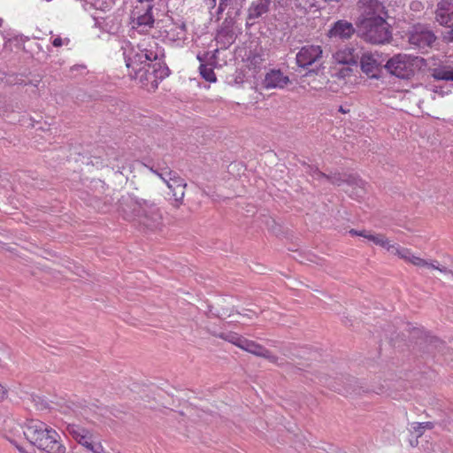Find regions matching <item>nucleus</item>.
Masks as SVG:
<instances>
[{"label":"nucleus","mask_w":453,"mask_h":453,"mask_svg":"<svg viewBox=\"0 0 453 453\" xmlns=\"http://www.w3.org/2000/svg\"><path fill=\"white\" fill-rule=\"evenodd\" d=\"M234 21L226 19L217 32L216 41L221 48L227 49L235 41V34L233 30Z\"/></svg>","instance_id":"14"},{"label":"nucleus","mask_w":453,"mask_h":453,"mask_svg":"<svg viewBox=\"0 0 453 453\" xmlns=\"http://www.w3.org/2000/svg\"><path fill=\"white\" fill-rule=\"evenodd\" d=\"M352 23L341 19L333 25L328 32L330 37H338L342 40H348L355 34Z\"/></svg>","instance_id":"17"},{"label":"nucleus","mask_w":453,"mask_h":453,"mask_svg":"<svg viewBox=\"0 0 453 453\" xmlns=\"http://www.w3.org/2000/svg\"><path fill=\"white\" fill-rule=\"evenodd\" d=\"M199 71L201 76L209 82H215L216 81V74L214 73V70L212 67L209 66L205 64H201L199 66Z\"/></svg>","instance_id":"27"},{"label":"nucleus","mask_w":453,"mask_h":453,"mask_svg":"<svg viewBox=\"0 0 453 453\" xmlns=\"http://www.w3.org/2000/svg\"><path fill=\"white\" fill-rule=\"evenodd\" d=\"M289 82L288 75L279 69H272L265 74L263 83L265 88H283Z\"/></svg>","instance_id":"15"},{"label":"nucleus","mask_w":453,"mask_h":453,"mask_svg":"<svg viewBox=\"0 0 453 453\" xmlns=\"http://www.w3.org/2000/svg\"><path fill=\"white\" fill-rule=\"evenodd\" d=\"M434 427L433 422H413L411 424L410 431L416 434L417 437H420L426 429L431 430Z\"/></svg>","instance_id":"26"},{"label":"nucleus","mask_w":453,"mask_h":453,"mask_svg":"<svg viewBox=\"0 0 453 453\" xmlns=\"http://www.w3.org/2000/svg\"><path fill=\"white\" fill-rule=\"evenodd\" d=\"M154 0H137V2H153Z\"/></svg>","instance_id":"36"},{"label":"nucleus","mask_w":453,"mask_h":453,"mask_svg":"<svg viewBox=\"0 0 453 453\" xmlns=\"http://www.w3.org/2000/svg\"><path fill=\"white\" fill-rule=\"evenodd\" d=\"M323 57V50L319 45L307 44L303 46L296 54V60L299 67L307 68L319 63Z\"/></svg>","instance_id":"12"},{"label":"nucleus","mask_w":453,"mask_h":453,"mask_svg":"<svg viewBox=\"0 0 453 453\" xmlns=\"http://www.w3.org/2000/svg\"><path fill=\"white\" fill-rule=\"evenodd\" d=\"M124 56L128 75L149 91L155 90L170 73L169 68L158 60L162 50L152 38L142 40L136 49L125 50Z\"/></svg>","instance_id":"1"},{"label":"nucleus","mask_w":453,"mask_h":453,"mask_svg":"<svg viewBox=\"0 0 453 453\" xmlns=\"http://www.w3.org/2000/svg\"><path fill=\"white\" fill-rule=\"evenodd\" d=\"M242 349L250 352L255 356L262 357L269 360L271 363L276 364L278 357L273 355L268 349H266L264 346L257 343L254 341L244 339L242 341V344L241 346Z\"/></svg>","instance_id":"16"},{"label":"nucleus","mask_w":453,"mask_h":453,"mask_svg":"<svg viewBox=\"0 0 453 453\" xmlns=\"http://www.w3.org/2000/svg\"><path fill=\"white\" fill-rule=\"evenodd\" d=\"M3 23H4V20H3V19L0 18V27L3 26Z\"/></svg>","instance_id":"37"},{"label":"nucleus","mask_w":453,"mask_h":453,"mask_svg":"<svg viewBox=\"0 0 453 453\" xmlns=\"http://www.w3.org/2000/svg\"><path fill=\"white\" fill-rule=\"evenodd\" d=\"M159 178L166 184L170 189L172 196L179 206L182 203L185 196L187 183L176 172L165 166L164 171L159 172Z\"/></svg>","instance_id":"8"},{"label":"nucleus","mask_w":453,"mask_h":453,"mask_svg":"<svg viewBox=\"0 0 453 453\" xmlns=\"http://www.w3.org/2000/svg\"><path fill=\"white\" fill-rule=\"evenodd\" d=\"M209 9H214L217 4V0H206Z\"/></svg>","instance_id":"34"},{"label":"nucleus","mask_w":453,"mask_h":453,"mask_svg":"<svg viewBox=\"0 0 453 453\" xmlns=\"http://www.w3.org/2000/svg\"><path fill=\"white\" fill-rule=\"evenodd\" d=\"M372 242L375 245L380 246L386 249L388 252L397 255L400 257V251L407 250V248L400 247L399 245L391 243L390 241L382 234H376L372 237Z\"/></svg>","instance_id":"22"},{"label":"nucleus","mask_w":453,"mask_h":453,"mask_svg":"<svg viewBox=\"0 0 453 453\" xmlns=\"http://www.w3.org/2000/svg\"><path fill=\"white\" fill-rule=\"evenodd\" d=\"M217 337L223 339L226 342H229L239 348H241V346L242 344V341H244V339H245L244 337H242L234 332L220 333V334H217Z\"/></svg>","instance_id":"25"},{"label":"nucleus","mask_w":453,"mask_h":453,"mask_svg":"<svg viewBox=\"0 0 453 453\" xmlns=\"http://www.w3.org/2000/svg\"><path fill=\"white\" fill-rule=\"evenodd\" d=\"M52 44L54 47H60L63 45V40L60 37H57L53 40Z\"/></svg>","instance_id":"33"},{"label":"nucleus","mask_w":453,"mask_h":453,"mask_svg":"<svg viewBox=\"0 0 453 453\" xmlns=\"http://www.w3.org/2000/svg\"><path fill=\"white\" fill-rule=\"evenodd\" d=\"M357 5L361 13L360 20L387 18L386 7L379 0H359Z\"/></svg>","instance_id":"10"},{"label":"nucleus","mask_w":453,"mask_h":453,"mask_svg":"<svg viewBox=\"0 0 453 453\" xmlns=\"http://www.w3.org/2000/svg\"><path fill=\"white\" fill-rule=\"evenodd\" d=\"M153 8L152 2H138L130 15L132 28L140 33H147L153 28L155 24Z\"/></svg>","instance_id":"7"},{"label":"nucleus","mask_w":453,"mask_h":453,"mask_svg":"<svg viewBox=\"0 0 453 453\" xmlns=\"http://www.w3.org/2000/svg\"><path fill=\"white\" fill-rule=\"evenodd\" d=\"M360 31L362 38L372 44H383L388 42L391 32L385 19L360 20Z\"/></svg>","instance_id":"5"},{"label":"nucleus","mask_w":453,"mask_h":453,"mask_svg":"<svg viewBox=\"0 0 453 453\" xmlns=\"http://www.w3.org/2000/svg\"><path fill=\"white\" fill-rule=\"evenodd\" d=\"M310 174L313 176L316 179H326L329 182H331L334 185L341 186L342 183L348 181L349 183L357 184V185H362L363 181L361 180H357L355 177H349V179L343 178L341 174L335 173L334 175H327L322 172H320L318 168L310 167Z\"/></svg>","instance_id":"18"},{"label":"nucleus","mask_w":453,"mask_h":453,"mask_svg":"<svg viewBox=\"0 0 453 453\" xmlns=\"http://www.w3.org/2000/svg\"><path fill=\"white\" fill-rule=\"evenodd\" d=\"M424 65L425 59L423 58L400 53L390 58L387 61L385 68L391 75L399 79L409 80Z\"/></svg>","instance_id":"4"},{"label":"nucleus","mask_w":453,"mask_h":453,"mask_svg":"<svg viewBox=\"0 0 453 453\" xmlns=\"http://www.w3.org/2000/svg\"><path fill=\"white\" fill-rule=\"evenodd\" d=\"M431 76L437 81H453V66H439L434 68Z\"/></svg>","instance_id":"23"},{"label":"nucleus","mask_w":453,"mask_h":453,"mask_svg":"<svg viewBox=\"0 0 453 453\" xmlns=\"http://www.w3.org/2000/svg\"><path fill=\"white\" fill-rule=\"evenodd\" d=\"M122 211L126 219L136 221L148 229H157L163 222V215L159 207L150 201L142 198L132 199Z\"/></svg>","instance_id":"3"},{"label":"nucleus","mask_w":453,"mask_h":453,"mask_svg":"<svg viewBox=\"0 0 453 453\" xmlns=\"http://www.w3.org/2000/svg\"><path fill=\"white\" fill-rule=\"evenodd\" d=\"M228 1L229 0H219V7L217 10L218 14H221L225 11V9L227 6Z\"/></svg>","instance_id":"31"},{"label":"nucleus","mask_w":453,"mask_h":453,"mask_svg":"<svg viewBox=\"0 0 453 453\" xmlns=\"http://www.w3.org/2000/svg\"><path fill=\"white\" fill-rule=\"evenodd\" d=\"M272 0H257L248 9V19L254 20L269 12Z\"/></svg>","instance_id":"20"},{"label":"nucleus","mask_w":453,"mask_h":453,"mask_svg":"<svg viewBox=\"0 0 453 453\" xmlns=\"http://www.w3.org/2000/svg\"><path fill=\"white\" fill-rule=\"evenodd\" d=\"M324 1L328 3V4H330L332 2H337V3L340 2V0H324Z\"/></svg>","instance_id":"35"},{"label":"nucleus","mask_w":453,"mask_h":453,"mask_svg":"<svg viewBox=\"0 0 453 453\" xmlns=\"http://www.w3.org/2000/svg\"><path fill=\"white\" fill-rule=\"evenodd\" d=\"M359 60L364 73L370 74L376 70L377 61L371 55L363 54L360 56Z\"/></svg>","instance_id":"24"},{"label":"nucleus","mask_w":453,"mask_h":453,"mask_svg":"<svg viewBox=\"0 0 453 453\" xmlns=\"http://www.w3.org/2000/svg\"><path fill=\"white\" fill-rule=\"evenodd\" d=\"M435 19L441 26L453 27V0H441L437 4Z\"/></svg>","instance_id":"13"},{"label":"nucleus","mask_w":453,"mask_h":453,"mask_svg":"<svg viewBox=\"0 0 453 453\" xmlns=\"http://www.w3.org/2000/svg\"><path fill=\"white\" fill-rule=\"evenodd\" d=\"M435 41L434 32L423 26L414 27L409 35L410 44L422 50L431 48Z\"/></svg>","instance_id":"11"},{"label":"nucleus","mask_w":453,"mask_h":453,"mask_svg":"<svg viewBox=\"0 0 453 453\" xmlns=\"http://www.w3.org/2000/svg\"><path fill=\"white\" fill-rule=\"evenodd\" d=\"M359 52L356 49L349 47L339 50L334 55V60L343 65H357L359 61Z\"/></svg>","instance_id":"19"},{"label":"nucleus","mask_w":453,"mask_h":453,"mask_svg":"<svg viewBox=\"0 0 453 453\" xmlns=\"http://www.w3.org/2000/svg\"><path fill=\"white\" fill-rule=\"evenodd\" d=\"M332 388H333L334 391L339 390L338 388H334V387H332Z\"/></svg>","instance_id":"38"},{"label":"nucleus","mask_w":453,"mask_h":453,"mask_svg":"<svg viewBox=\"0 0 453 453\" xmlns=\"http://www.w3.org/2000/svg\"><path fill=\"white\" fill-rule=\"evenodd\" d=\"M7 397V390L0 384V401L4 400Z\"/></svg>","instance_id":"32"},{"label":"nucleus","mask_w":453,"mask_h":453,"mask_svg":"<svg viewBox=\"0 0 453 453\" xmlns=\"http://www.w3.org/2000/svg\"><path fill=\"white\" fill-rule=\"evenodd\" d=\"M23 433L26 439L41 450L47 453H65L66 451L58 432L41 420H28Z\"/></svg>","instance_id":"2"},{"label":"nucleus","mask_w":453,"mask_h":453,"mask_svg":"<svg viewBox=\"0 0 453 453\" xmlns=\"http://www.w3.org/2000/svg\"><path fill=\"white\" fill-rule=\"evenodd\" d=\"M372 242L375 245L380 246L386 249L388 252L397 255L400 257V251L407 250V248L400 247L399 245L391 243L390 241L382 234H376L372 237Z\"/></svg>","instance_id":"21"},{"label":"nucleus","mask_w":453,"mask_h":453,"mask_svg":"<svg viewBox=\"0 0 453 453\" xmlns=\"http://www.w3.org/2000/svg\"><path fill=\"white\" fill-rule=\"evenodd\" d=\"M442 34V41L449 43L453 42V27Z\"/></svg>","instance_id":"29"},{"label":"nucleus","mask_w":453,"mask_h":453,"mask_svg":"<svg viewBox=\"0 0 453 453\" xmlns=\"http://www.w3.org/2000/svg\"><path fill=\"white\" fill-rule=\"evenodd\" d=\"M148 168L150 169V172H152L153 173L159 177V172L164 171L165 169V166H161L160 165H157V166H148Z\"/></svg>","instance_id":"30"},{"label":"nucleus","mask_w":453,"mask_h":453,"mask_svg":"<svg viewBox=\"0 0 453 453\" xmlns=\"http://www.w3.org/2000/svg\"><path fill=\"white\" fill-rule=\"evenodd\" d=\"M349 234L351 235L362 236L371 242H372V237L375 236L374 234H372L370 231H366V230L357 231L356 229H350Z\"/></svg>","instance_id":"28"},{"label":"nucleus","mask_w":453,"mask_h":453,"mask_svg":"<svg viewBox=\"0 0 453 453\" xmlns=\"http://www.w3.org/2000/svg\"><path fill=\"white\" fill-rule=\"evenodd\" d=\"M65 432L81 446L92 453H105L100 441H96V433L81 424H67Z\"/></svg>","instance_id":"6"},{"label":"nucleus","mask_w":453,"mask_h":453,"mask_svg":"<svg viewBox=\"0 0 453 453\" xmlns=\"http://www.w3.org/2000/svg\"><path fill=\"white\" fill-rule=\"evenodd\" d=\"M400 258L405 262L410 263L417 267L425 268L427 270H438L445 274H450L453 277V271L447 267H441L437 260H426L414 255L410 249L403 250L400 251Z\"/></svg>","instance_id":"9"}]
</instances>
